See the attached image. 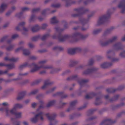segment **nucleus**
<instances>
[{
  "instance_id": "15",
  "label": "nucleus",
  "mask_w": 125,
  "mask_h": 125,
  "mask_svg": "<svg viewBox=\"0 0 125 125\" xmlns=\"http://www.w3.org/2000/svg\"><path fill=\"white\" fill-rule=\"evenodd\" d=\"M86 98H90V95L89 94L86 95L85 96Z\"/></svg>"
},
{
  "instance_id": "28",
  "label": "nucleus",
  "mask_w": 125,
  "mask_h": 125,
  "mask_svg": "<svg viewBox=\"0 0 125 125\" xmlns=\"http://www.w3.org/2000/svg\"><path fill=\"white\" fill-rule=\"evenodd\" d=\"M116 38V37H114L113 38V39L114 40H115V39Z\"/></svg>"
},
{
  "instance_id": "23",
  "label": "nucleus",
  "mask_w": 125,
  "mask_h": 125,
  "mask_svg": "<svg viewBox=\"0 0 125 125\" xmlns=\"http://www.w3.org/2000/svg\"><path fill=\"white\" fill-rule=\"evenodd\" d=\"M5 60H9V59L7 58V57H6L5 58Z\"/></svg>"
},
{
  "instance_id": "27",
  "label": "nucleus",
  "mask_w": 125,
  "mask_h": 125,
  "mask_svg": "<svg viewBox=\"0 0 125 125\" xmlns=\"http://www.w3.org/2000/svg\"><path fill=\"white\" fill-rule=\"evenodd\" d=\"M121 56H124V55L122 53H121Z\"/></svg>"
},
{
  "instance_id": "2",
  "label": "nucleus",
  "mask_w": 125,
  "mask_h": 125,
  "mask_svg": "<svg viewBox=\"0 0 125 125\" xmlns=\"http://www.w3.org/2000/svg\"><path fill=\"white\" fill-rule=\"evenodd\" d=\"M43 62H41L39 63L38 66L35 64H33L32 65V67L33 69L31 70L32 72H34L36 71L41 68L43 67V65L42 63Z\"/></svg>"
},
{
  "instance_id": "6",
  "label": "nucleus",
  "mask_w": 125,
  "mask_h": 125,
  "mask_svg": "<svg viewBox=\"0 0 125 125\" xmlns=\"http://www.w3.org/2000/svg\"><path fill=\"white\" fill-rule=\"evenodd\" d=\"M77 50V49L76 48L70 49L68 50V52L69 53L72 54Z\"/></svg>"
},
{
  "instance_id": "20",
  "label": "nucleus",
  "mask_w": 125,
  "mask_h": 125,
  "mask_svg": "<svg viewBox=\"0 0 125 125\" xmlns=\"http://www.w3.org/2000/svg\"><path fill=\"white\" fill-rule=\"evenodd\" d=\"M36 105V104L35 103H33L32 104V106L33 107H34Z\"/></svg>"
},
{
  "instance_id": "30",
  "label": "nucleus",
  "mask_w": 125,
  "mask_h": 125,
  "mask_svg": "<svg viewBox=\"0 0 125 125\" xmlns=\"http://www.w3.org/2000/svg\"><path fill=\"white\" fill-rule=\"evenodd\" d=\"M123 53L124 54H125V52H123Z\"/></svg>"
},
{
  "instance_id": "4",
  "label": "nucleus",
  "mask_w": 125,
  "mask_h": 125,
  "mask_svg": "<svg viewBox=\"0 0 125 125\" xmlns=\"http://www.w3.org/2000/svg\"><path fill=\"white\" fill-rule=\"evenodd\" d=\"M20 50L22 51L23 54L25 55H28L29 53V52L28 50L26 49H23L21 48H17L15 50V51L16 52H17Z\"/></svg>"
},
{
  "instance_id": "31",
  "label": "nucleus",
  "mask_w": 125,
  "mask_h": 125,
  "mask_svg": "<svg viewBox=\"0 0 125 125\" xmlns=\"http://www.w3.org/2000/svg\"><path fill=\"white\" fill-rule=\"evenodd\" d=\"M45 68H48V67H44Z\"/></svg>"
},
{
  "instance_id": "25",
  "label": "nucleus",
  "mask_w": 125,
  "mask_h": 125,
  "mask_svg": "<svg viewBox=\"0 0 125 125\" xmlns=\"http://www.w3.org/2000/svg\"><path fill=\"white\" fill-rule=\"evenodd\" d=\"M27 9L26 8H24L23 9V10H25Z\"/></svg>"
},
{
  "instance_id": "32",
  "label": "nucleus",
  "mask_w": 125,
  "mask_h": 125,
  "mask_svg": "<svg viewBox=\"0 0 125 125\" xmlns=\"http://www.w3.org/2000/svg\"><path fill=\"white\" fill-rule=\"evenodd\" d=\"M50 125H52L51 124H50Z\"/></svg>"
},
{
  "instance_id": "17",
  "label": "nucleus",
  "mask_w": 125,
  "mask_h": 125,
  "mask_svg": "<svg viewBox=\"0 0 125 125\" xmlns=\"http://www.w3.org/2000/svg\"><path fill=\"white\" fill-rule=\"evenodd\" d=\"M29 47L31 48L33 46L32 44L31 43L29 44Z\"/></svg>"
},
{
  "instance_id": "12",
  "label": "nucleus",
  "mask_w": 125,
  "mask_h": 125,
  "mask_svg": "<svg viewBox=\"0 0 125 125\" xmlns=\"http://www.w3.org/2000/svg\"><path fill=\"white\" fill-rule=\"evenodd\" d=\"M18 36L17 35H14L12 36V39H14Z\"/></svg>"
},
{
  "instance_id": "24",
  "label": "nucleus",
  "mask_w": 125,
  "mask_h": 125,
  "mask_svg": "<svg viewBox=\"0 0 125 125\" xmlns=\"http://www.w3.org/2000/svg\"><path fill=\"white\" fill-rule=\"evenodd\" d=\"M53 102H51L50 103V105H51L52 104V103H53Z\"/></svg>"
},
{
  "instance_id": "10",
  "label": "nucleus",
  "mask_w": 125,
  "mask_h": 125,
  "mask_svg": "<svg viewBox=\"0 0 125 125\" xmlns=\"http://www.w3.org/2000/svg\"><path fill=\"white\" fill-rule=\"evenodd\" d=\"M7 7V5L5 4H3L1 6V8L2 9H5Z\"/></svg>"
},
{
  "instance_id": "19",
  "label": "nucleus",
  "mask_w": 125,
  "mask_h": 125,
  "mask_svg": "<svg viewBox=\"0 0 125 125\" xmlns=\"http://www.w3.org/2000/svg\"><path fill=\"white\" fill-rule=\"evenodd\" d=\"M34 28L36 29V30H33V28H32V31H36V27H34Z\"/></svg>"
},
{
  "instance_id": "7",
  "label": "nucleus",
  "mask_w": 125,
  "mask_h": 125,
  "mask_svg": "<svg viewBox=\"0 0 125 125\" xmlns=\"http://www.w3.org/2000/svg\"><path fill=\"white\" fill-rule=\"evenodd\" d=\"M106 18V17L105 16H103L102 17L100 18L99 20V22L101 23H102L105 20Z\"/></svg>"
},
{
  "instance_id": "18",
  "label": "nucleus",
  "mask_w": 125,
  "mask_h": 125,
  "mask_svg": "<svg viewBox=\"0 0 125 125\" xmlns=\"http://www.w3.org/2000/svg\"><path fill=\"white\" fill-rule=\"evenodd\" d=\"M23 123V124L25 125H28V124L27 123V122H24Z\"/></svg>"
},
{
  "instance_id": "26",
  "label": "nucleus",
  "mask_w": 125,
  "mask_h": 125,
  "mask_svg": "<svg viewBox=\"0 0 125 125\" xmlns=\"http://www.w3.org/2000/svg\"><path fill=\"white\" fill-rule=\"evenodd\" d=\"M2 52H0V56L2 54Z\"/></svg>"
},
{
  "instance_id": "11",
  "label": "nucleus",
  "mask_w": 125,
  "mask_h": 125,
  "mask_svg": "<svg viewBox=\"0 0 125 125\" xmlns=\"http://www.w3.org/2000/svg\"><path fill=\"white\" fill-rule=\"evenodd\" d=\"M48 118L49 119L50 121H51L52 120L53 122L54 121V120H53V118L51 116H48Z\"/></svg>"
},
{
  "instance_id": "13",
  "label": "nucleus",
  "mask_w": 125,
  "mask_h": 125,
  "mask_svg": "<svg viewBox=\"0 0 125 125\" xmlns=\"http://www.w3.org/2000/svg\"><path fill=\"white\" fill-rule=\"evenodd\" d=\"M10 60L12 61H15L16 60V59L14 58H12Z\"/></svg>"
},
{
  "instance_id": "22",
  "label": "nucleus",
  "mask_w": 125,
  "mask_h": 125,
  "mask_svg": "<svg viewBox=\"0 0 125 125\" xmlns=\"http://www.w3.org/2000/svg\"><path fill=\"white\" fill-rule=\"evenodd\" d=\"M24 24V22H22L20 24V25H23Z\"/></svg>"
},
{
  "instance_id": "5",
  "label": "nucleus",
  "mask_w": 125,
  "mask_h": 125,
  "mask_svg": "<svg viewBox=\"0 0 125 125\" xmlns=\"http://www.w3.org/2000/svg\"><path fill=\"white\" fill-rule=\"evenodd\" d=\"M118 7L123 9L125 8V3L122 2L120 3L118 5Z\"/></svg>"
},
{
  "instance_id": "16",
  "label": "nucleus",
  "mask_w": 125,
  "mask_h": 125,
  "mask_svg": "<svg viewBox=\"0 0 125 125\" xmlns=\"http://www.w3.org/2000/svg\"><path fill=\"white\" fill-rule=\"evenodd\" d=\"M2 104L5 106H6L8 105V104L7 103H4Z\"/></svg>"
},
{
  "instance_id": "9",
  "label": "nucleus",
  "mask_w": 125,
  "mask_h": 125,
  "mask_svg": "<svg viewBox=\"0 0 125 125\" xmlns=\"http://www.w3.org/2000/svg\"><path fill=\"white\" fill-rule=\"evenodd\" d=\"M107 65V63H104L102 64L101 65V66L103 68H106Z\"/></svg>"
},
{
  "instance_id": "29",
  "label": "nucleus",
  "mask_w": 125,
  "mask_h": 125,
  "mask_svg": "<svg viewBox=\"0 0 125 125\" xmlns=\"http://www.w3.org/2000/svg\"><path fill=\"white\" fill-rule=\"evenodd\" d=\"M7 49H8V50H10V49H9V48H7Z\"/></svg>"
},
{
  "instance_id": "8",
  "label": "nucleus",
  "mask_w": 125,
  "mask_h": 125,
  "mask_svg": "<svg viewBox=\"0 0 125 125\" xmlns=\"http://www.w3.org/2000/svg\"><path fill=\"white\" fill-rule=\"evenodd\" d=\"M51 22L52 23H54L56 22V18L55 17H54L51 19Z\"/></svg>"
},
{
  "instance_id": "3",
  "label": "nucleus",
  "mask_w": 125,
  "mask_h": 125,
  "mask_svg": "<svg viewBox=\"0 0 125 125\" xmlns=\"http://www.w3.org/2000/svg\"><path fill=\"white\" fill-rule=\"evenodd\" d=\"M42 113L40 112L39 114L36 115L34 117L31 118V121L32 122H35L38 120L39 118L42 120Z\"/></svg>"
},
{
  "instance_id": "1",
  "label": "nucleus",
  "mask_w": 125,
  "mask_h": 125,
  "mask_svg": "<svg viewBox=\"0 0 125 125\" xmlns=\"http://www.w3.org/2000/svg\"><path fill=\"white\" fill-rule=\"evenodd\" d=\"M21 105L18 104H15L11 110H10L7 108L6 109V111L7 114H14L16 117L19 118L21 117V112H16V109L18 108L21 107Z\"/></svg>"
},
{
  "instance_id": "21",
  "label": "nucleus",
  "mask_w": 125,
  "mask_h": 125,
  "mask_svg": "<svg viewBox=\"0 0 125 125\" xmlns=\"http://www.w3.org/2000/svg\"><path fill=\"white\" fill-rule=\"evenodd\" d=\"M4 64L3 63H0V66H4Z\"/></svg>"
},
{
  "instance_id": "14",
  "label": "nucleus",
  "mask_w": 125,
  "mask_h": 125,
  "mask_svg": "<svg viewBox=\"0 0 125 125\" xmlns=\"http://www.w3.org/2000/svg\"><path fill=\"white\" fill-rule=\"evenodd\" d=\"M46 84H45L42 87V88L43 89H44L46 87Z\"/></svg>"
}]
</instances>
